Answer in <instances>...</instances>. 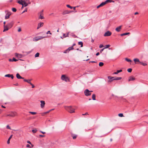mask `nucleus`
Instances as JSON below:
<instances>
[{
  "mask_svg": "<svg viewBox=\"0 0 148 148\" xmlns=\"http://www.w3.org/2000/svg\"><path fill=\"white\" fill-rule=\"evenodd\" d=\"M40 102L41 103L40 104V107L41 108H43L45 104V101H40Z\"/></svg>",
  "mask_w": 148,
  "mask_h": 148,
  "instance_id": "10",
  "label": "nucleus"
},
{
  "mask_svg": "<svg viewBox=\"0 0 148 148\" xmlns=\"http://www.w3.org/2000/svg\"><path fill=\"white\" fill-rule=\"evenodd\" d=\"M26 147H30V145L29 144H27L26 145Z\"/></svg>",
  "mask_w": 148,
  "mask_h": 148,
  "instance_id": "58",
  "label": "nucleus"
},
{
  "mask_svg": "<svg viewBox=\"0 0 148 148\" xmlns=\"http://www.w3.org/2000/svg\"><path fill=\"white\" fill-rule=\"evenodd\" d=\"M45 38V37L41 36H37L34 38L33 40L34 41H37L38 40L42 39Z\"/></svg>",
  "mask_w": 148,
  "mask_h": 148,
  "instance_id": "6",
  "label": "nucleus"
},
{
  "mask_svg": "<svg viewBox=\"0 0 148 148\" xmlns=\"http://www.w3.org/2000/svg\"><path fill=\"white\" fill-rule=\"evenodd\" d=\"M125 60L127 61V62H132V60L130 59H129L127 58H125Z\"/></svg>",
  "mask_w": 148,
  "mask_h": 148,
  "instance_id": "35",
  "label": "nucleus"
},
{
  "mask_svg": "<svg viewBox=\"0 0 148 148\" xmlns=\"http://www.w3.org/2000/svg\"><path fill=\"white\" fill-rule=\"evenodd\" d=\"M103 47V45L102 44H101L100 45H99V47L100 48H102V47Z\"/></svg>",
  "mask_w": 148,
  "mask_h": 148,
  "instance_id": "50",
  "label": "nucleus"
},
{
  "mask_svg": "<svg viewBox=\"0 0 148 148\" xmlns=\"http://www.w3.org/2000/svg\"><path fill=\"white\" fill-rule=\"evenodd\" d=\"M63 36L64 37H68V34H67V35H66L65 34H63Z\"/></svg>",
  "mask_w": 148,
  "mask_h": 148,
  "instance_id": "48",
  "label": "nucleus"
},
{
  "mask_svg": "<svg viewBox=\"0 0 148 148\" xmlns=\"http://www.w3.org/2000/svg\"><path fill=\"white\" fill-rule=\"evenodd\" d=\"M5 77H11L12 79H13L14 76L13 75H10L9 74H7L5 75Z\"/></svg>",
  "mask_w": 148,
  "mask_h": 148,
  "instance_id": "17",
  "label": "nucleus"
},
{
  "mask_svg": "<svg viewBox=\"0 0 148 148\" xmlns=\"http://www.w3.org/2000/svg\"><path fill=\"white\" fill-rule=\"evenodd\" d=\"M1 107L3 108H5V107L3 106V105L1 106Z\"/></svg>",
  "mask_w": 148,
  "mask_h": 148,
  "instance_id": "62",
  "label": "nucleus"
},
{
  "mask_svg": "<svg viewBox=\"0 0 148 148\" xmlns=\"http://www.w3.org/2000/svg\"><path fill=\"white\" fill-rule=\"evenodd\" d=\"M66 6L69 8H70L71 9H72L73 8L71 6L69 5H67Z\"/></svg>",
  "mask_w": 148,
  "mask_h": 148,
  "instance_id": "43",
  "label": "nucleus"
},
{
  "mask_svg": "<svg viewBox=\"0 0 148 148\" xmlns=\"http://www.w3.org/2000/svg\"><path fill=\"white\" fill-rule=\"evenodd\" d=\"M122 71V70H117L116 72H115L113 73V74H117L121 72Z\"/></svg>",
  "mask_w": 148,
  "mask_h": 148,
  "instance_id": "26",
  "label": "nucleus"
},
{
  "mask_svg": "<svg viewBox=\"0 0 148 148\" xmlns=\"http://www.w3.org/2000/svg\"><path fill=\"white\" fill-rule=\"evenodd\" d=\"M9 61L10 62H13L12 59H10Z\"/></svg>",
  "mask_w": 148,
  "mask_h": 148,
  "instance_id": "60",
  "label": "nucleus"
},
{
  "mask_svg": "<svg viewBox=\"0 0 148 148\" xmlns=\"http://www.w3.org/2000/svg\"><path fill=\"white\" fill-rule=\"evenodd\" d=\"M140 64L143 66H145L147 65V64L146 63L142 62H140Z\"/></svg>",
  "mask_w": 148,
  "mask_h": 148,
  "instance_id": "31",
  "label": "nucleus"
},
{
  "mask_svg": "<svg viewBox=\"0 0 148 148\" xmlns=\"http://www.w3.org/2000/svg\"><path fill=\"white\" fill-rule=\"evenodd\" d=\"M29 4L26 3H23V5L24 7H26Z\"/></svg>",
  "mask_w": 148,
  "mask_h": 148,
  "instance_id": "36",
  "label": "nucleus"
},
{
  "mask_svg": "<svg viewBox=\"0 0 148 148\" xmlns=\"http://www.w3.org/2000/svg\"><path fill=\"white\" fill-rule=\"evenodd\" d=\"M118 116L120 117L123 116V114L122 113H120L118 114Z\"/></svg>",
  "mask_w": 148,
  "mask_h": 148,
  "instance_id": "42",
  "label": "nucleus"
},
{
  "mask_svg": "<svg viewBox=\"0 0 148 148\" xmlns=\"http://www.w3.org/2000/svg\"><path fill=\"white\" fill-rule=\"evenodd\" d=\"M13 24V21H12L8 23L7 25L8 26L9 28H10L12 27Z\"/></svg>",
  "mask_w": 148,
  "mask_h": 148,
  "instance_id": "11",
  "label": "nucleus"
},
{
  "mask_svg": "<svg viewBox=\"0 0 148 148\" xmlns=\"http://www.w3.org/2000/svg\"><path fill=\"white\" fill-rule=\"evenodd\" d=\"M27 11V8H26V9L22 13H24V12H25Z\"/></svg>",
  "mask_w": 148,
  "mask_h": 148,
  "instance_id": "49",
  "label": "nucleus"
},
{
  "mask_svg": "<svg viewBox=\"0 0 148 148\" xmlns=\"http://www.w3.org/2000/svg\"><path fill=\"white\" fill-rule=\"evenodd\" d=\"M21 31V28L20 27H19L18 29V32H20Z\"/></svg>",
  "mask_w": 148,
  "mask_h": 148,
  "instance_id": "47",
  "label": "nucleus"
},
{
  "mask_svg": "<svg viewBox=\"0 0 148 148\" xmlns=\"http://www.w3.org/2000/svg\"><path fill=\"white\" fill-rule=\"evenodd\" d=\"M43 10H42L41 12H40V14L39 17V18L40 19H42L44 18V17L42 16V14H43Z\"/></svg>",
  "mask_w": 148,
  "mask_h": 148,
  "instance_id": "18",
  "label": "nucleus"
},
{
  "mask_svg": "<svg viewBox=\"0 0 148 148\" xmlns=\"http://www.w3.org/2000/svg\"><path fill=\"white\" fill-rule=\"evenodd\" d=\"M24 81L25 82H26L29 84H30L31 83V79H24Z\"/></svg>",
  "mask_w": 148,
  "mask_h": 148,
  "instance_id": "25",
  "label": "nucleus"
},
{
  "mask_svg": "<svg viewBox=\"0 0 148 148\" xmlns=\"http://www.w3.org/2000/svg\"><path fill=\"white\" fill-rule=\"evenodd\" d=\"M110 45H107L105 46V47L104 48L105 49L108 48L110 47Z\"/></svg>",
  "mask_w": 148,
  "mask_h": 148,
  "instance_id": "40",
  "label": "nucleus"
},
{
  "mask_svg": "<svg viewBox=\"0 0 148 148\" xmlns=\"http://www.w3.org/2000/svg\"><path fill=\"white\" fill-rule=\"evenodd\" d=\"M121 77H116L109 76L108 77V79H109L108 82H111L113 80H119L121 79Z\"/></svg>",
  "mask_w": 148,
  "mask_h": 148,
  "instance_id": "1",
  "label": "nucleus"
},
{
  "mask_svg": "<svg viewBox=\"0 0 148 148\" xmlns=\"http://www.w3.org/2000/svg\"><path fill=\"white\" fill-rule=\"evenodd\" d=\"M39 53H37L35 54V57H37L39 56Z\"/></svg>",
  "mask_w": 148,
  "mask_h": 148,
  "instance_id": "34",
  "label": "nucleus"
},
{
  "mask_svg": "<svg viewBox=\"0 0 148 148\" xmlns=\"http://www.w3.org/2000/svg\"><path fill=\"white\" fill-rule=\"evenodd\" d=\"M17 115V113L15 111H12L10 112L9 114L6 115V116H10L12 117H14Z\"/></svg>",
  "mask_w": 148,
  "mask_h": 148,
  "instance_id": "3",
  "label": "nucleus"
},
{
  "mask_svg": "<svg viewBox=\"0 0 148 148\" xmlns=\"http://www.w3.org/2000/svg\"><path fill=\"white\" fill-rule=\"evenodd\" d=\"M30 84L32 86V88H34V85L33 84H32L31 83Z\"/></svg>",
  "mask_w": 148,
  "mask_h": 148,
  "instance_id": "51",
  "label": "nucleus"
},
{
  "mask_svg": "<svg viewBox=\"0 0 148 148\" xmlns=\"http://www.w3.org/2000/svg\"><path fill=\"white\" fill-rule=\"evenodd\" d=\"M135 79V78L132 76H130L128 79V81H134Z\"/></svg>",
  "mask_w": 148,
  "mask_h": 148,
  "instance_id": "12",
  "label": "nucleus"
},
{
  "mask_svg": "<svg viewBox=\"0 0 148 148\" xmlns=\"http://www.w3.org/2000/svg\"><path fill=\"white\" fill-rule=\"evenodd\" d=\"M43 23L42 22H40L38 24L37 29H38L40 28L43 25Z\"/></svg>",
  "mask_w": 148,
  "mask_h": 148,
  "instance_id": "15",
  "label": "nucleus"
},
{
  "mask_svg": "<svg viewBox=\"0 0 148 148\" xmlns=\"http://www.w3.org/2000/svg\"><path fill=\"white\" fill-rule=\"evenodd\" d=\"M121 27H122L121 25L120 26L117 27L115 29V30L117 32H119L120 31L121 29Z\"/></svg>",
  "mask_w": 148,
  "mask_h": 148,
  "instance_id": "16",
  "label": "nucleus"
},
{
  "mask_svg": "<svg viewBox=\"0 0 148 148\" xmlns=\"http://www.w3.org/2000/svg\"><path fill=\"white\" fill-rule=\"evenodd\" d=\"M5 22H4V23H3V24H4V25H5Z\"/></svg>",
  "mask_w": 148,
  "mask_h": 148,
  "instance_id": "64",
  "label": "nucleus"
},
{
  "mask_svg": "<svg viewBox=\"0 0 148 148\" xmlns=\"http://www.w3.org/2000/svg\"><path fill=\"white\" fill-rule=\"evenodd\" d=\"M105 4H106V3L105 2H103L102 3H101L99 5L97 6V8H99V7H100L102 6H103V5H104Z\"/></svg>",
  "mask_w": 148,
  "mask_h": 148,
  "instance_id": "19",
  "label": "nucleus"
},
{
  "mask_svg": "<svg viewBox=\"0 0 148 148\" xmlns=\"http://www.w3.org/2000/svg\"><path fill=\"white\" fill-rule=\"evenodd\" d=\"M71 136L72 137L73 139H75L76 138L77 135L76 134H72Z\"/></svg>",
  "mask_w": 148,
  "mask_h": 148,
  "instance_id": "24",
  "label": "nucleus"
},
{
  "mask_svg": "<svg viewBox=\"0 0 148 148\" xmlns=\"http://www.w3.org/2000/svg\"><path fill=\"white\" fill-rule=\"evenodd\" d=\"M73 49V46H72L69 47L65 52H64V53H66V51H70L71 50H72Z\"/></svg>",
  "mask_w": 148,
  "mask_h": 148,
  "instance_id": "20",
  "label": "nucleus"
},
{
  "mask_svg": "<svg viewBox=\"0 0 148 148\" xmlns=\"http://www.w3.org/2000/svg\"><path fill=\"white\" fill-rule=\"evenodd\" d=\"M103 63L102 62H100L99 64V65L101 66H103Z\"/></svg>",
  "mask_w": 148,
  "mask_h": 148,
  "instance_id": "38",
  "label": "nucleus"
},
{
  "mask_svg": "<svg viewBox=\"0 0 148 148\" xmlns=\"http://www.w3.org/2000/svg\"><path fill=\"white\" fill-rule=\"evenodd\" d=\"M95 97L96 96L95 94H94L92 95V98L93 100H96Z\"/></svg>",
  "mask_w": 148,
  "mask_h": 148,
  "instance_id": "32",
  "label": "nucleus"
},
{
  "mask_svg": "<svg viewBox=\"0 0 148 148\" xmlns=\"http://www.w3.org/2000/svg\"><path fill=\"white\" fill-rule=\"evenodd\" d=\"M51 111V110H49L47 112H44V113H42V116H44L45 114H47L48 113H49V112Z\"/></svg>",
  "mask_w": 148,
  "mask_h": 148,
  "instance_id": "27",
  "label": "nucleus"
},
{
  "mask_svg": "<svg viewBox=\"0 0 148 148\" xmlns=\"http://www.w3.org/2000/svg\"><path fill=\"white\" fill-rule=\"evenodd\" d=\"M138 14V12H135V13H134V14H135V15H136V14Z\"/></svg>",
  "mask_w": 148,
  "mask_h": 148,
  "instance_id": "61",
  "label": "nucleus"
},
{
  "mask_svg": "<svg viewBox=\"0 0 148 148\" xmlns=\"http://www.w3.org/2000/svg\"><path fill=\"white\" fill-rule=\"evenodd\" d=\"M23 3H26L28 4H30L31 2L29 0H22V1H20Z\"/></svg>",
  "mask_w": 148,
  "mask_h": 148,
  "instance_id": "14",
  "label": "nucleus"
},
{
  "mask_svg": "<svg viewBox=\"0 0 148 148\" xmlns=\"http://www.w3.org/2000/svg\"><path fill=\"white\" fill-rule=\"evenodd\" d=\"M16 77L18 79H24V78L21 77L18 73H17L16 74Z\"/></svg>",
  "mask_w": 148,
  "mask_h": 148,
  "instance_id": "21",
  "label": "nucleus"
},
{
  "mask_svg": "<svg viewBox=\"0 0 148 148\" xmlns=\"http://www.w3.org/2000/svg\"><path fill=\"white\" fill-rule=\"evenodd\" d=\"M111 34L112 33L111 32L109 31H108L105 33L104 36H109L111 35Z\"/></svg>",
  "mask_w": 148,
  "mask_h": 148,
  "instance_id": "9",
  "label": "nucleus"
},
{
  "mask_svg": "<svg viewBox=\"0 0 148 148\" xmlns=\"http://www.w3.org/2000/svg\"><path fill=\"white\" fill-rule=\"evenodd\" d=\"M27 143H29L30 144H31V143L30 142V141L29 140H27Z\"/></svg>",
  "mask_w": 148,
  "mask_h": 148,
  "instance_id": "55",
  "label": "nucleus"
},
{
  "mask_svg": "<svg viewBox=\"0 0 148 148\" xmlns=\"http://www.w3.org/2000/svg\"><path fill=\"white\" fill-rule=\"evenodd\" d=\"M105 49V48H103L102 49H101L100 51V52L101 53L103 51V50H104V49Z\"/></svg>",
  "mask_w": 148,
  "mask_h": 148,
  "instance_id": "54",
  "label": "nucleus"
},
{
  "mask_svg": "<svg viewBox=\"0 0 148 148\" xmlns=\"http://www.w3.org/2000/svg\"><path fill=\"white\" fill-rule=\"evenodd\" d=\"M92 92V91H89L88 89H86L85 90L84 93L86 96H88L91 95V92Z\"/></svg>",
  "mask_w": 148,
  "mask_h": 148,
  "instance_id": "5",
  "label": "nucleus"
},
{
  "mask_svg": "<svg viewBox=\"0 0 148 148\" xmlns=\"http://www.w3.org/2000/svg\"><path fill=\"white\" fill-rule=\"evenodd\" d=\"M134 61L135 63H136L137 62H139V63H140L141 62H140L139 60V59L138 58H135L134 59Z\"/></svg>",
  "mask_w": 148,
  "mask_h": 148,
  "instance_id": "22",
  "label": "nucleus"
},
{
  "mask_svg": "<svg viewBox=\"0 0 148 148\" xmlns=\"http://www.w3.org/2000/svg\"><path fill=\"white\" fill-rule=\"evenodd\" d=\"M6 128L8 129H10V130L11 129L10 127L8 125L6 126Z\"/></svg>",
  "mask_w": 148,
  "mask_h": 148,
  "instance_id": "45",
  "label": "nucleus"
},
{
  "mask_svg": "<svg viewBox=\"0 0 148 148\" xmlns=\"http://www.w3.org/2000/svg\"><path fill=\"white\" fill-rule=\"evenodd\" d=\"M76 7H73L74 10H75V9Z\"/></svg>",
  "mask_w": 148,
  "mask_h": 148,
  "instance_id": "63",
  "label": "nucleus"
},
{
  "mask_svg": "<svg viewBox=\"0 0 148 148\" xmlns=\"http://www.w3.org/2000/svg\"><path fill=\"white\" fill-rule=\"evenodd\" d=\"M17 3H18L19 4L22 5V6L21 7V9H23V7H24V6L23 5V3L22 2H21L19 1H18Z\"/></svg>",
  "mask_w": 148,
  "mask_h": 148,
  "instance_id": "29",
  "label": "nucleus"
},
{
  "mask_svg": "<svg viewBox=\"0 0 148 148\" xmlns=\"http://www.w3.org/2000/svg\"><path fill=\"white\" fill-rule=\"evenodd\" d=\"M37 130L36 129H34L32 130V132L33 133H35L37 132Z\"/></svg>",
  "mask_w": 148,
  "mask_h": 148,
  "instance_id": "37",
  "label": "nucleus"
},
{
  "mask_svg": "<svg viewBox=\"0 0 148 148\" xmlns=\"http://www.w3.org/2000/svg\"><path fill=\"white\" fill-rule=\"evenodd\" d=\"M39 136L41 137H44L45 136L43 135H39Z\"/></svg>",
  "mask_w": 148,
  "mask_h": 148,
  "instance_id": "57",
  "label": "nucleus"
},
{
  "mask_svg": "<svg viewBox=\"0 0 148 148\" xmlns=\"http://www.w3.org/2000/svg\"><path fill=\"white\" fill-rule=\"evenodd\" d=\"M129 34H130V33H129V32L126 33H123V34H121V36H124V35H126Z\"/></svg>",
  "mask_w": 148,
  "mask_h": 148,
  "instance_id": "33",
  "label": "nucleus"
},
{
  "mask_svg": "<svg viewBox=\"0 0 148 148\" xmlns=\"http://www.w3.org/2000/svg\"><path fill=\"white\" fill-rule=\"evenodd\" d=\"M61 79L63 81L66 82H69V79L68 77L64 75H63L61 77Z\"/></svg>",
  "mask_w": 148,
  "mask_h": 148,
  "instance_id": "4",
  "label": "nucleus"
},
{
  "mask_svg": "<svg viewBox=\"0 0 148 148\" xmlns=\"http://www.w3.org/2000/svg\"><path fill=\"white\" fill-rule=\"evenodd\" d=\"M79 45H81L80 47H82L83 46V43L82 42L80 41L78 42Z\"/></svg>",
  "mask_w": 148,
  "mask_h": 148,
  "instance_id": "30",
  "label": "nucleus"
},
{
  "mask_svg": "<svg viewBox=\"0 0 148 148\" xmlns=\"http://www.w3.org/2000/svg\"><path fill=\"white\" fill-rule=\"evenodd\" d=\"M41 133H42V134H45L46 133L45 132H42V131H40Z\"/></svg>",
  "mask_w": 148,
  "mask_h": 148,
  "instance_id": "53",
  "label": "nucleus"
},
{
  "mask_svg": "<svg viewBox=\"0 0 148 148\" xmlns=\"http://www.w3.org/2000/svg\"><path fill=\"white\" fill-rule=\"evenodd\" d=\"M88 114L87 112L85 114H82V115H88Z\"/></svg>",
  "mask_w": 148,
  "mask_h": 148,
  "instance_id": "56",
  "label": "nucleus"
},
{
  "mask_svg": "<svg viewBox=\"0 0 148 148\" xmlns=\"http://www.w3.org/2000/svg\"><path fill=\"white\" fill-rule=\"evenodd\" d=\"M4 29L3 30V32H5L6 31H8L9 29H10L8 26L7 25H4Z\"/></svg>",
  "mask_w": 148,
  "mask_h": 148,
  "instance_id": "13",
  "label": "nucleus"
},
{
  "mask_svg": "<svg viewBox=\"0 0 148 148\" xmlns=\"http://www.w3.org/2000/svg\"><path fill=\"white\" fill-rule=\"evenodd\" d=\"M14 54L15 56L16 57L18 58H21L23 56L22 54H19L17 53H15Z\"/></svg>",
  "mask_w": 148,
  "mask_h": 148,
  "instance_id": "8",
  "label": "nucleus"
},
{
  "mask_svg": "<svg viewBox=\"0 0 148 148\" xmlns=\"http://www.w3.org/2000/svg\"><path fill=\"white\" fill-rule=\"evenodd\" d=\"M132 69L131 68H129L127 69V71L128 72L130 73L132 71Z\"/></svg>",
  "mask_w": 148,
  "mask_h": 148,
  "instance_id": "41",
  "label": "nucleus"
},
{
  "mask_svg": "<svg viewBox=\"0 0 148 148\" xmlns=\"http://www.w3.org/2000/svg\"><path fill=\"white\" fill-rule=\"evenodd\" d=\"M12 136H13L12 135H11L10 136L9 138L8 139L7 142V143L8 144H9L10 143V139L12 138Z\"/></svg>",
  "mask_w": 148,
  "mask_h": 148,
  "instance_id": "23",
  "label": "nucleus"
},
{
  "mask_svg": "<svg viewBox=\"0 0 148 148\" xmlns=\"http://www.w3.org/2000/svg\"><path fill=\"white\" fill-rule=\"evenodd\" d=\"M65 109L70 113L75 112V109L72 108L71 106H65Z\"/></svg>",
  "mask_w": 148,
  "mask_h": 148,
  "instance_id": "2",
  "label": "nucleus"
},
{
  "mask_svg": "<svg viewBox=\"0 0 148 148\" xmlns=\"http://www.w3.org/2000/svg\"><path fill=\"white\" fill-rule=\"evenodd\" d=\"M5 12L6 13V14L5 16V19H8L10 17V16L11 15V13L8 10H6Z\"/></svg>",
  "mask_w": 148,
  "mask_h": 148,
  "instance_id": "7",
  "label": "nucleus"
},
{
  "mask_svg": "<svg viewBox=\"0 0 148 148\" xmlns=\"http://www.w3.org/2000/svg\"><path fill=\"white\" fill-rule=\"evenodd\" d=\"M99 52H98L96 54V56H98V55H99Z\"/></svg>",
  "mask_w": 148,
  "mask_h": 148,
  "instance_id": "59",
  "label": "nucleus"
},
{
  "mask_svg": "<svg viewBox=\"0 0 148 148\" xmlns=\"http://www.w3.org/2000/svg\"><path fill=\"white\" fill-rule=\"evenodd\" d=\"M12 10L14 12H16V9L15 8H13Z\"/></svg>",
  "mask_w": 148,
  "mask_h": 148,
  "instance_id": "44",
  "label": "nucleus"
},
{
  "mask_svg": "<svg viewBox=\"0 0 148 148\" xmlns=\"http://www.w3.org/2000/svg\"><path fill=\"white\" fill-rule=\"evenodd\" d=\"M12 60L13 61H17V60L15 58H13L12 59Z\"/></svg>",
  "mask_w": 148,
  "mask_h": 148,
  "instance_id": "46",
  "label": "nucleus"
},
{
  "mask_svg": "<svg viewBox=\"0 0 148 148\" xmlns=\"http://www.w3.org/2000/svg\"><path fill=\"white\" fill-rule=\"evenodd\" d=\"M49 33V34H50L51 35L52 34L50 32V31H48L47 32V34H48Z\"/></svg>",
  "mask_w": 148,
  "mask_h": 148,
  "instance_id": "52",
  "label": "nucleus"
},
{
  "mask_svg": "<svg viewBox=\"0 0 148 148\" xmlns=\"http://www.w3.org/2000/svg\"><path fill=\"white\" fill-rule=\"evenodd\" d=\"M29 112L33 115L35 114H36V112Z\"/></svg>",
  "mask_w": 148,
  "mask_h": 148,
  "instance_id": "39",
  "label": "nucleus"
},
{
  "mask_svg": "<svg viewBox=\"0 0 148 148\" xmlns=\"http://www.w3.org/2000/svg\"><path fill=\"white\" fill-rule=\"evenodd\" d=\"M105 2L106 3V4L109 2H114V1H111V0H107L105 1Z\"/></svg>",
  "mask_w": 148,
  "mask_h": 148,
  "instance_id": "28",
  "label": "nucleus"
}]
</instances>
